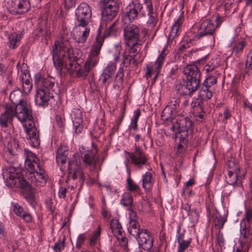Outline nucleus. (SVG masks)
<instances>
[{"label": "nucleus", "instance_id": "09e8293b", "mask_svg": "<svg viewBox=\"0 0 252 252\" xmlns=\"http://www.w3.org/2000/svg\"><path fill=\"white\" fill-rule=\"evenodd\" d=\"M219 65L217 59H212L205 66V70L207 72L214 70Z\"/></svg>", "mask_w": 252, "mask_h": 252}, {"label": "nucleus", "instance_id": "5701e85b", "mask_svg": "<svg viewBox=\"0 0 252 252\" xmlns=\"http://www.w3.org/2000/svg\"><path fill=\"white\" fill-rule=\"evenodd\" d=\"M144 1L145 6L143 7L142 5L140 16L145 17L148 15L149 16L148 23L154 26L156 24V14L153 11L151 0H144Z\"/></svg>", "mask_w": 252, "mask_h": 252}, {"label": "nucleus", "instance_id": "f257e3e1", "mask_svg": "<svg viewBox=\"0 0 252 252\" xmlns=\"http://www.w3.org/2000/svg\"><path fill=\"white\" fill-rule=\"evenodd\" d=\"M120 27L119 20H116L108 26L103 35H101L99 29L84 67L78 69L77 68L79 64L77 63V60L80 58L78 53L79 51L73 49L69 40L65 37H62L55 41L54 44L52 46L51 54L54 65L58 72L61 74L63 67L68 63L69 65L68 69L70 73L74 74V72L78 77H86L99 61L98 56L103 45L104 37L115 35Z\"/></svg>", "mask_w": 252, "mask_h": 252}, {"label": "nucleus", "instance_id": "9d476101", "mask_svg": "<svg viewBox=\"0 0 252 252\" xmlns=\"http://www.w3.org/2000/svg\"><path fill=\"white\" fill-rule=\"evenodd\" d=\"M14 111L15 117L21 123L28 124L30 121H32L31 106L28 102L15 106Z\"/></svg>", "mask_w": 252, "mask_h": 252}, {"label": "nucleus", "instance_id": "72a5a7b5", "mask_svg": "<svg viewBox=\"0 0 252 252\" xmlns=\"http://www.w3.org/2000/svg\"><path fill=\"white\" fill-rule=\"evenodd\" d=\"M21 82L22 83V87L23 92L26 94L30 93L32 87V79L30 78L29 74L26 73L22 75L20 77Z\"/></svg>", "mask_w": 252, "mask_h": 252}, {"label": "nucleus", "instance_id": "b1692460", "mask_svg": "<svg viewBox=\"0 0 252 252\" xmlns=\"http://www.w3.org/2000/svg\"><path fill=\"white\" fill-rule=\"evenodd\" d=\"M52 97L53 95L51 92L38 88L35 94V103L39 106L46 107L49 104V101Z\"/></svg>", "mask_w": 252, "mask_h": 252}, {"label": "nucleus", "instance_id": "6e6552de", "mask_svg": "<svg viewBox=\"0 0 252 252\" xmlns=\"http://www.w3.org/2000/svg\"><path fill=\"white\" fill-rule=\"evenodd\" d=\"M141 8L142 3L138 0H132L124 10L123 20L125 22H132L140 16Z\"/></svg>", "mask_w": 252, "mask_h": 252}, {"label": "nucleus", "instance_id": "a878e982", "mask_svg": "<svg viewBox=\"0 0 252 252\" xmlns=\"http://www.w3.org/2000/svg\"><path fill=\"white\" fill-rule=\"evenodd\" d=\"M116 67V64L111 62L107 64L100 78L103 84L109 85L111 83Z\"/></svg>", "mask_w": 252, "mask_h": 252}, {"label": "nucleus", "instance_id": "c85d7f7f", "mask_svg": "<svg viewBox=\"0 0 252 252\" xmlns=\"http://www.w3.org/2000/svg\"><path fill=\"white\" fill-rule=\"evenodd\" d=\"M68 154V148L64 145H61L57 150L56 154V161L60 167V169L63 171V165L65 163Z\"/></svg>", "mask_w": 252, "mask_h": 252}, {"label": "nucleus", "instance_id": "dca6fc26", "mask_svg": "<svg viewBox=\"0 0 252 252\" xmlns=\"http://www.w3.org/2000/svg\"><path fill=\"white\" fill-rule=\"evenodd\" d=\"M88 25L77 23L72 32L73 38L76 42L84 43L86 41L90 32V28Z\"/></svg>", "mask_w": 252, "mask_h": 252}, {"label": "nucleus", "instance_id": "bf43d9fd", "mask_svg": "<svg viewBox=\"0 0 252 252\" xmlns=\"http://www.w3.org/2000/svg\"><path fill=\"white\" fill-rule=\"evenodd\" d=\"M102 6H109V5L118 4V0H99Z\"/></svg>", "mask_w": 252, "mask_h": 252}, {"label": "nucleus", "instance_id": "338daca9", "mask_svg": "<svg viewBox=\"0 0 252 252\" xmlns=\"http://www.w3.org/2000/svg\"><path fill=\"white\" fill-rule=\"evenodd\" d=\"M233 252H248V251H247L246 246L242 247L240 244L239 246H235L234 247Z\"/></svg>", "mask_w": 252, "mask_h": 252}, {"label": "nucleus", "instance_id": "37998d69", "mask_svg": "<svg viewBox=\"0 0 252 252\" xmlns=\"http://www.w3.org/2000/svg\"><path fill=\"white\" fill-rule=\"evenodd\" d=\"M65 237L63 238L60 237L58 241L55 243L52 247L54 252H61L65 248Z\"/></svg>", "mask_w": 252, "mask_h": 252}, {"label": "nucleus", "instance_id": "6e6d98bb", "mask_svg": "<svg viewBox=\"0 0 252 252\" xmlns=\"http://www.w3.org/2000/svg\"><path fill=\"white\" fill-rule=\"evenodd\" d=\"M110 227L112 232H114L118 229L122 228L121 224L117 219H113L112 220Z\"/></svg>", "mask_w": 252, "mask_h": 252}, {"label": "nucleus", "instance_id": "a19ab883", "mask_svg": "<svg viewBox=\"0 0 252 252\" xmlns=\"http://www.w3.org/2000/svg\"><path fill=\"white\" fill-rule=\"evenodd\" d=\"M133 203V198L129 192H125L122 196L120 203L125 207L130 206Z\"/></svg>", "mask_w": 252, "mask_h": 252}, {"label": "nucleus", "instance_id": "4d7b16f0", "mask_svg": "<svg viewBox=\"0 0 252 252\" xmlns=\"http://www.w3.org/2000/svg\"><path fill=\"white\" fill-rule=\"evenodd\" d=\"M86 238L85 234H81L78 236L76 243V247L77 249L79 250L81 248L86 240Z\"/></svg>", "mask_w": 252, "mask_h": 252}, {"label": "nucleus", "instance_id": "39448f33", "mask_svg": "<svg viewBox=\"0 0 252 252\" xmlns=\"http://www.w3.org/2000/svg\"><path fill=\"white\" fill-rule=\"evenodd\" d=\"M216 30V27L213 22L210 19L203 20L198 29L197 33L190 31L187 33V41L190 42L192 40L200 39L206 36H210L211 40H214V34Z\"/></svg>", "mask_w": 252, "mask_h": 252}, {"label": "nucleus", "instance_id": "c03bdc74", "mask_svg": "<svg viewBox=\"0 0 252 252\" xmlns=\"http://www.w3.org/2000/svg\"><path fill=\"white\" fill-rule=\"evenodd\" d=\"M127 48L126 50H128L129 51V54L131 55H134V57L136 56V54L138 52V49L140 48V44L139 42H137L133 44H126Z\"/></svg>", "mask_w": 252, "mask_h": 252}, {"label": "nucleus", "instance_id": "bb28decb", "mask_svg": "<svg viewBox=\"0 0 252 252\" xmlns=\"http://www.w3.org/2000/svg\"><path fill=\"white\" fill-rule=\"evenodd\" d=\"M15 117L14 108L10 105H6L4 112L0 117V125L1 126L6 127L12 124L13 119Z\"/></svg>", "mask_w": 252, "mask_h": 252}, {"label": "nucleus", "instance_id": "6ab92c4d", "mask_svg": "<svg viewBox=\"0 0 252 252\" xmlns=\"http://www.w3.org/2000/svg\"><path fill=\"white\" fill-rule=\"evenodd\" d=\"M135 237L138 244L143 249L146 251L150 250L153 246V238L150 231L142 229V231Z\"/></svg>", "mask_w": 252, "mask_h": 252}, {"label": "nucleus", "instance_id": "f8f14e48", "mask_svg": "<svg viewBox=\"0 0 252 252\" xmlns=\"http://www.w3.org/2000/svg\"><path fill=\"white\" fill-rule=\"evenodd\" d=\"M167 53L168 51L166 47H164L154 64L153 65L147 64L146 71L144 76L147 79L151 77L153 74H159Z\"/></svg>", "mask_w": 252, "mask_h": 252}, {"label": "nucleus", "instance_id": "49530a36", "mask_svg": "<svg viewBox=\"0 0 252 252\" xmlns=\"http://www.w3.org/2000/svg\"><path fill=\"white\" fill-rule=\"evenodd\" d=\"M73 122L75 128V132L76 134L80 133L83 130V127L81 126L82 123V118L78 117L75 118Z\"/></svg>", "mask_w": 252, "mask_h": 252}, {"label": "nucleus", "instance_id": "f704fd0d", "mask_svg": "<svg viewBox=\"0 0 252 252\" xmlns=\"http://www.w3.org/2000/svg\"><path fill=\"white\" fill-rule=\"evenodd\" d=\"M142 187L146 190H150L154 183L152 174L149 172H146L142 175Z\"/></svg>", "mask_w": 252, "mask_h": 252}, {"label": "nucleus", "instance_id": "f03ea898", "mask_svg": "<svg viewBox=\"0 0 252 252\" xmlns=\"http://www.w3.org/2000/svg\"><path fill=\"white\" fill-rule=\"evenodd\" d=\"M26 155V168L29 172L28 179L32 184L41 187L45 186L48 179V175L39 163L38 158L33 153L27 150H24Z\"/></svg>", "mask_w": 252, "mask_h": 252}, {"label": "nucleus", "instance_id": "4468645a", "mask_svg": "<svg viewBox=\"0 0 252 252\" xmlns=\"http://www.w3.org/2000/svg\"><path fill=\"white\" fill-rule=\"evenodd\" d=\"M92 148L90 150H87L84 146L79 148L82 160L87 165H95L98 159L96 157L97 149L94 146V143H92Z\"/></svg>", "mask_w": 252, "mask_h": 252}, {"label": "nucleus", "instance_id": "c9c22d12", "mask_svg": "<svg viewBox=\"0 0 252 252\" xmlns=\"http://www.w3.org/2000/svg\"><path fill=\"white\" fill-rule=\"evenodd\" d=\"M213 222L216 228L217 229H222L224 224L226 221V217L223 215L222 216L219 212L216 211L213 214Z\"/></svg>", "mask_w": 252, "mask_h": 252}, {"label": "nucleus", "instance_id": "ea45409f", "mask_svg": "<svg viewBox=\"0 0 252 252\" xmlns=\"http://www.w3.org/2000/svg\"><path fill=\"white\" fill-rule=\"evenodd\" d=\"M141 115V111L140 109H137L134 111L133 116L131 119L130 124L128 126V129L134 131H136L138 129V120Z\"/></svg>", "mask_w": 252, "mask_h": 252}, {"label": "nucleus", "instance_id": "13d9d810", "mask_svg": "<svg viewBox=\"0 0 252 252\" xmlns=\"http://www.w3.org/2000/svg\"><path fill=\"white\" fill-rule=\"evenodd\" d=\"M216 241L220 247H222L225 245V240L223 237V234L220 231L216 235Z\"/></svg>", "mask_w": 252, "mask_h": 252}, {"label": "nucleus", "instance_id": "58836bf2", "mask_svg": "<svg viewBox=\"0 0 252 252\" xmlns=\"http://www.w3.org/2000/svg\"><path fill=\"white\" fill-rule=\"evenodd\" d=\"M20 37L16 32L11 33L8 37L7 45L9 48L14 49L16 48L20 44Z\"/></svg>", "mask_w": 252, "mask_h": 252}, {"label": "nucleus", "instance_id": "7ed1b4c3", "mask_svg": "<svg viewBox=\"0 0 252 252\" xmlns=\"http://www.w3.org/2000/svg\"><path fill=\"white\" fill-rule=\"evenodd\" d=\"M21 171V169L19 166V164H17L16 166L9 165L6 166L2 172V176L5 185L8 187L12 188L16 185L17 180H18L19 186L21 188L28 187L30 185V183L31 186H33L29 179H28V181H27L25 179L19 180L18 179L20 176ZM29 175V173L27 175V179H28ZM36 187L39 188L37 186Z\"/></svg>", "mask_w": 252, "mask_h": 252}, {"label": "nucleus", "instance_id": "412c9836", "mask_svg": "<svg viewBox=\"0 0 252 252\" xmlns=\"http://www.w3.org/2000/svg\"><path fill=\"white\" fill-rule=\"evenodd\" d=\"M128 154L131 162L137 168L141 169L144 165L147 164V158L139 147L136 146L135 151L128 153Z\"/></svg>", "mask_w": 252, "mask_h": 252}, {"label": "nucleus", "instance_id": "cd10ccee", "mask_svg": "<svg viewBox=\"0 0 252 252\" xmlns=\"http://www.w3.org/2000/svg\"><path fill=\"white\" fill-rule=\"evenodd\" d=\"M142 229L140 228V225L137 221V217L132 212L129 217V226L128 228L129 233L135 238L138 236V234L142 231Z\"/></svg>", "mask_w": 252, "mask_h": 252}, {"label": "nucleus", "instance_id": "e433bc0d", "mask_svg": "<svg viewBox=\"0 0 252 252\" xmlns=\"http://www.w3.org/2000/svg\"><path fill=\"white\" fill-rule=\"evenodd\" d=\"M127 177L126 181V188L130 192H138L140 190L139 186L137 185L131 178L130 171L128 168L126 169Z\"/></svg>", "mask_w": 252, "mask_h": 252}, {"label": "nucleus", "instance_id": "473e14b6", "mask_svg": "<svg viewBox=\"0 0 252 252\" xmlns=\"http://www.w3.org/2000/svg\"><path fill=\"white\" fill-rule=\"evenodd\" d=\"M55 87L54 79L50 77L43 78L41 80V85L39 87V88L51 93L55 91Z\"/></svg>", "mask_w": 252, "mask_h": 252}, {"label": "nucleus", "instance_id": "c756f323", "mask_svg": "<svg viewBox=\"0 0 252 252\" xmlns=\"http://www.w3.org/2000/svg\"><path fill=\"white\" fill-rule=\"evenodd\" d=\"M199 86L186 81L184 84L180 85L178 89V93L181 95H189L191 96L193 93L197 90Z\"/></svg>", "mask_w": 252, "mask_h": 252}, {"label": "nucleus", "instance_id": "0eeeda50", "mask_svg": "<svg viewBox=\"0 0 252 252\" xmlns=\"http://www.w3.org/2000/svg\"><path fill=\"white\" fill-rule=\"evenodd\" d=\"M229 170L228 171V183L233 186L240 187L242 185V180L244 178L246 172L240 170V168L232 161L229 162Z\"/></svg>", "mask_w": 252, "mask_h": 252}, {"label": "nucleus", "instance_id": "f3484780", "mask_svg": "<svg viewBox=\"0 0 252 252\" xmlns=\"http://www.w3.org/2000/svg\"><path fill=\"white\" fill-rule=\"evenodd\" d=\"M124 36L125 44H133L139 41V30L135 25H127L124 29Z\"/></svg>", "mask_w": 252, "mask_h": 252}, {"label": "nucleus", "instance_id": "864d4df0", "mask_svg": "<svg viewBox=\"0 0 252 252\" xmlns=\"http://www.w3.org/2000/svg\"><path fill=\"white\" fill-rule=\"evenodd\" d=\"M124 68L123 67H120L116 74V76L115 77L116 81L118 83L122 84L123 82V78H124Z\"/></svg>", "mask_w": 252, "mask_h": 252}, {"label": "nucleus", "instance_id": "0e129e2a", "mask_svg": "<svg viewBox=\"0 0 252 252\" xmlns=\"http://www.w3.org/2000/svg\"><path fill=\"white\" fill-rule=\"evenodd\" d=\"M67 191V189L66 188L61 187L58 192L59 197L60 198H64L66 196Z\"/></svg>", "mask_w": 252, "mask_h": 252}, {"label": "nucleus", "instance_id": "423d86ee", "mask_svg": "<svg viewBox=\"0 0 252 252\" xmlns=\"http://www.w3.org/2000/svg\"><path fill=\"white\" fill-rule=\"evenodd\" d=\"M78 158L79 155L74 154L72 158L68 161L67 169L68 178L73 180L79 178L81 183L83 184L85 180V177L82 168L81 161L77 160Z\"/></svg>", "mask_w": 252, "mask_h": 252}, {"label": "nucleus", "instance_id": "680f3d73", "mask_svg": "<svg viewBox=\"0 0 252 252\" xmlns=\"http://www.w3.org/2000/svg\"><path fill=\"white\" fill-rule=\"evenodd\" d=\"M77 0H63L64 6L66 8H70L74 6Z\"/></svg>", "mask_w": 252, "mask_h": 252}, {"label": "nucleus", "instance_id": "20e7f679", "mask_svg": "<svg viewBox=\"0 0 252 252\" xmlns=\"http://www.w3.org/2000/svg\"><path fill=\"white\" fill-rule=\"evenodd\" d=\"M252 210L247 209L240 222L239 242L242 247L246 246L247 251L252 243Z\"/></svg>", "mask_w": 252, "mask_h": 252}, {"label": "nucleus", "instance_id": "4c0bfd02", "mask_svg": "<svg viewBox=\"0 0 252 252\" xmlns=\"http://www.w3.org/2000/svg\"><path fill=\"white\" fill-rule=\"evenodd\" d=\"M199 97L202 100H206L212 97L211 88L202 84L198 94Z\"/></svg>", "mask_w": 252, "mask_h": 252}, {"label": "nucleus", "instance_id": "de8ad7c7", "mask_svg": "<svg viewBox=\"0 0 252 252\" xmlns=\"http://www.w3.org/2000/svg\"><path fill=\"white\" fill-rule=\"evenodd\" d=\"M178 243V251L177 252H184L186 249L189 247L191 240H185L184 241H181Z\"/></svg>", "mask_w": 252, "mask_h": 252}, {"label": "nucleus", "instance_id": "393cba45", "mask_svg": "<svg viewBox=\"0 0 252 252\" xmlns=\"http://www.w3.org/2000/svg\"><path fill=\"white\" fill-rule=\"evenodd\" d=\"M7 150L9 154L8 162L16 166L18 164L16 163L17 156L21 152L18 141L15 139L11 140L8 143Z\"/></svg>", "mask_w": 252, "mask_h": 252}, {"label": "nucleus", "instance_id": "7c9ffc66", "mask_svg": "<svg viewBox=\"0 0 252 252\" xmlns=\"http://www.w3.org/2000/svg\"><path fill=\"white\" fill-rule=\"evenodd\" d=\"M184 21L183 13H181L180 16L175 21L168 36V40H172L178 34L181 26Z\"/></svg>", "mask_w": 252, "mask_h": 252}, {"label": "nucleus", "instance_id": "5fc2aeb1", "mask_svg": "<svg viewBox=\"0 0 252 252\" xmlns=\"http://www.w3.org/2000/svg\"><path fill=\"white\" fill-rule=\"evenodd\" d=\"M13 211L16 215L21 217L26 212L23 207L18 204L13 205Z\"/></svg>", "mask_w": 252, "mask_h": 252}, {"label": "nucleus", "instance_id": "4be33fe9", "mask_svg": "<svg viewBox=\"0 0 252 252\" xmlns=\"http://www.w3.org/2000/svg\"><path fill=\"white\" fill-rule=\"evenodd\" d=\"M181 98L178 95L173 96L168 103L164 108L161 113V117L166 116L164 119L167 120L173 113H175L179 108Z\"/></svg>", "mask_w": 252, "mask_h": 252}, {"label": "nucleus", "instance_id": "69168bd1", "mask_svg": "<svg viewBox=\"0 0 252 252\" xmlns=\"http://www.w3.org/2000/svg\"><path fill=\"white\" fill-rule=\"evenodd\" d=\"M189 47V45L188 43H186L185 42H181L179 46L178 52L180 53H182L183 51Z\"/></svg>", "mask_w": 252, "mask_h": 252}, {"label": "nucleus", "instance_id": "a18cd8bd", "mask_svg": "<svg viewBox=\"0 0 252 252\" xmlns=\"http://www.w3.org/2000/svg\"><path fill=\"white\" fill-rule=\"evenodd\" d=\"M134 55H131L129 53L127 54L126 52H125L123 54L122 63L124 66L127 67L130 64L131 62L134 60Z\"/></svg>", "mask_w": 252, "mask_h": 252}, {"label": "nucleus", "instance_id": "774afa93", "mask_svg": "<svg viewBox=\"0 0 252 252\" xmlns=\"http://www.w3.org/2000/svg\"><path fill=\"white\" fill-rule=\"evenodd\" d=\"M21 218L27 222H31L32 220V215L27 212H25Z\"/></svg>", "mask_w": 252, "mask_h": 252}, {"label": "nucleus", "instance_id": "1a4fd4ad", "mask_svg": "<svg viewBox=\"0 0 252 252\" xmlns=\"http://www.w3.org/2000/svg\"><path fill=\"white\" fill-rule=\"evenodd\" d=\"M6 7L12 14H23L31 9V0H10L7 3Z\"/></svg>", "mask_w": 252, "mask_h": 252}, {"label": "nucleus", "instance_id": "3c124183", "mask_svg": "<svg viewBox=\"0 0 252 252\" xmlns=\"http://www.w3.org/2000/svg\"><path fill=\"white\" fill-rule=\"evenodd\" d=\"M217 82V78L213 76H208L203 82V84L209 87H211Z\"/></svg>", "mask_w": 252, "mask_h": 252}, {"label": "nucleus", "instance_id": "9b49d317", "mask_svg": "<svg viewBox=\"0 0 252 252\" xmlns=\"http://www.w3.org/2000/svg\"><path fill=\"white\" fill-rule=\"evenodd\" d=\"M75 15L77 23L89 25L92 18L91 7L86 2L81 3L75 10Z\"/></svg>", "mask_w": 252, "mask_h": 252}, {"label": "nucleus", "instance_id": "8fccbe9b", "mask_svg": "<svg viewBox=\"0 0 252 252\" xmlns=\"http://www.w3.org/2000/svg\"><path fill=\"white\" fill-rule=\"evenodd\" d=\"M193 223H196L198 222L199 214L196 209H192L191 212L188 214Z\"/></svg>", "mask_w": 252, "mask_h": 252}, {"label": "nucleus", "instance_id": "2f4dec72", "mask_svg": "<svg viewBox=\"0 0 252 252\" xmlns=\"http://www.w3.org/2000/svg\"><path fill=\"white\" fill-rule=\"evenodd\" d=\"M9 98L12 103L16 106L21 104L23 102H27L24 100L23 93L19 89L14 90L11 92Z\"/></svg>", "mask_w": 252, "mask_h": 252}, {"label": "nucleus", "instance_id": "a211bd4d", "mask_svg": "<svg viewBox=\"0 0 252 252\" xmlns=\"http://www.w3.org/2000/svg\"><path fill=\"white\" fill-rule=\"evenodd\" d=\"M184 73L186 77V81L199 86L200 81V72L197 66L194 64H189L184 69Z\"/></svg>", "mask_w": 252, "mask_h": 252}, {"label": "nucleus", "instance_id": "e2e57ef3", "mask_svg": "<svg viewBox=\"0 0 252 252\" xmlns=\"http://www.w3.org/2000/svg\"><path fill=\"white\" fill-rule=\"evenodd\" d=\"M195 110L198 112H200L201 114L196 115L197 117H198L200 119H202L203 118V115L202 114L204 113L203 107L202 105L198 102L197 106H195Z\"/></svg>", "mask_w": 252, "mask_h": 252}, {"label": "nucleus", "instance_id": "79ce46f5", "mask_svg": "<svg viewBox=\"0 0 252 252\" xmlns=\"http://www.w3.org/2000/svg\"><path fill=\"white\" fill-rule=\"evenodd\" d=\"M246 45V42L244 40H241L235 43L233 53L237 56H239L242 54L245 46Z\"/></svg>", "mask_w": 252, "mask_h": 252}, {"label": "nucleus", "instance_id": "ddd939ff", "mask_svg": "<svg viewBox=\"0 0 252 252\" xmlns=\"http://www.w3.org/2000/svg\"><path fill=\"white\" fill-rule=\"evenodd\" d=\"M119 4L109 5L103 7L101 10V28H107V23L111 22L117 15L119 10Z\"/></svg>", "mask_w": 252, "mask_h": 252}, {"label": "nucleus", "instance_id": "aec40b11", "mask_svg": "<svg viewBox=\"0 0 252 252\" xmlns=\"http://www.w3.org/2000/svg\"><path fill=\"white\" fill-rule=\"evenodd\" d=\"M176 126H178V132L182 133L180 138L182 139V142L186 143L187 140L186 137L187 136L189 132L192 131V122L187 118L180 120L177 122L176 126H172L171 128L174 130Z\"/></svg>", "mask_w": 252, "mask_h": 252}, {"label": "nucleus", "instance_id": "2eb2a0df", "mask_svg": "<svg viewBox=\"0 0 252 252\" xmlns=\"http://www.w3.org/2000/svg\"><path fill=\"white\" fill-rule=\"evenodd\" d=\"M23 127L27 133V138L29 141L30 144L34 147L39 146L40 144L39 134L33 121H30L28 124L24 123Z\"/></svg>", "mask_w": 252, "mask_h": 252}, {"label": "nucleus", "instance_id": "603ef678", "mask_svg": "<svg viewBox=\"0 0 252 252\" xmlns=\"http://www.w3.org/2000/svg\"><path fill=\"white\" fill-rule=\"evenodd\" d=\"M56 122L58 126L60 128V131L61 132H64V121L63 117L61 115H56Z\"/></svg>", "mask_w": 252, "mask_h": 252}, {"label": "nucleus", "instance_id": "052dcab7", "mask_svg": "<svg viewBox=\"0 0 252 252\" xmlns=\"http://www.w3.org/2000/svg\"><path fill=\"white\" fill-rule=\"evenodd\" d=\"M246 68L252 69V49H250L248 54Z\"/></svg>", "mask_w": 252, "mask_h": 252}]
</instances>
